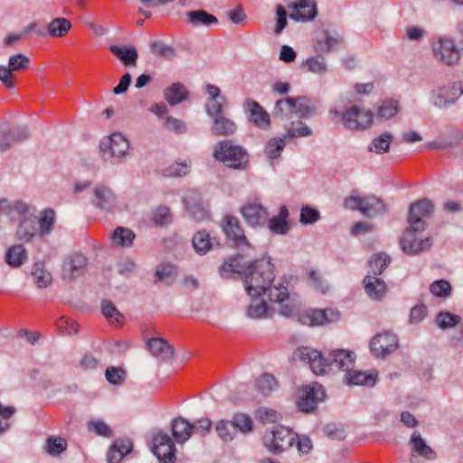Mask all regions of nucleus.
Listing matches in <instances>:
<instances>
[{
    "label": "nucleus",
    "mask_w": 463,
    "mask_h": 463,
    "mask_svg": "<svg viewBox=\"0 0 463 463\" xmlns=\"http://www.w3.org/2000/svg\"><path fill=\"white\" fill-rule=\"evenodd\" d=\"M433 53L437 60L448 65H453L459 60V52L457 50L454 41L450 38H440L433 45Z\"/></svg>",
    "instance_id": "412c9836"
},
{
    "label": "nucleus",
    "mask_w": 463,
    "mask_h": 463,
    "mask_svg": "<svg viewBox=\"0 0 463 463\" xmlns=\"http://www.w3.org/2000/svg\"><path fill=\"white\" fill-rule=\"evenodd\" d=\"M88 265V258L80 252H72L63 260L61 277L72 280L81 275Z\"/></svg>",
    "instance_id": "dca6fc26"
},
{
    "label": "nucleus",
    "mask_w": 463,
    "mask_h": 463,
    "mask_svg": "<svg viewBox=\"0 0 463 463\" xmlns=\"http://www.w3.org/2000/svg\"><path fill=\"white\" fill-rule=\"evenodd\" d=\"M363 284L364 291L370 299L380 301L385 297L387 285L383 279L367 274L364 278Z\"/></svg>",
    "instance_id": "393cba45"
},
{
    "label": "nucleus",
    "mask_w": 463,
    "mask_h": 463,
    "mask_svg": "<svg viewBox=\"0 0 463 463\" xmlns=\"http://www.w3.org/2000/svg\"><path fill=\"white\" fill-rule=\"evenodd\" d=\"M430 291L436 297L446 298L451 292V286L449 281L439 279L430 286Z\"/></svg>",
    "instance_id": "052dcab7"
},
{
    "label": "nucleus",
    "mask_w": 463,
    "mask_h": 463,
    "mask_svg": "<svg viewBox=\"0 0 463 463\" xmlns=\"http://www.w3.org/2000/svg\"><path fill=\"white\" fill-rule=\"evenodd\" d=\"M325 390L321 384L313 383L307 385L298 402V407L301 411L309 412L313 411L317 403L324 400Z\"/></svg>",
    "instance_id": "a211bd4d"
},
{
    "label": "nucleus",
    "mask_w": 463,
    "mask_h": 463,
    "mask_svg": "<svg viewBox=\"0 0 463 463\" xmlns=\"http://www.w3.org/2000/svg\"><path fill=\"white\" fill-rule=\"evenodd\" d=\"M185 16L187 24L193 28L209 27L218 23V19L213 14L203 9L188 11Z\"/></svg>",
    "instance_id": "c756f323"
},
{
    "label": "nucleus",
    "mask_w": 463,
    "mask_h": 463,
    "mask_svg": "<svg viewBox=\"0 0 463 463\" xmlns=\"http://www.w3.org/2000/svg\"><path fill=\"white\" fill-rule=\"evenodd\" d=\"M243 109L252 125L263 130L270 128V116L257 101L246 99L243 102Z\"/></svg>",
    "instance_id": "f3484780"
},
{
    "label": "nucleus",
    "mask_w": 463,
    "mask_h": 463,
    "mask_svg": "<svg viewBox=\"0 0 463 463\" xmlns=\"http://www.w3.org/2000/svg\"><path fill=\"white\" fill-rule=\"evenodd\" d=\"M106 379L109 383L113 385H120L123 383L126 373L121 368H116L113 366L108 367L105 372Z\"/></svg>",
    "instance_id": "69168bd1"
},
{
    "label": "nucleus",
    "mask_w": 463,
    "mask_h": 463,
    "mask_svg": "<svg viewBox=\"0 0 463 463\" xmlns=\"http://www.w3.org/2000/svg\"><path fill=\"white\" fill-rule=\"evenodd\" d=\"M342 41V38L337 33L331 34L329 31L325 30L323 32V38L317 42L316 50L323 52H330Z\"/></svg>",
    "instance_id": "ea45409f"
},
{
    "label": "nucleus",
    "mask_w": 463,
    "mask_h": 463,
    "mask_svg": "<svg viewBox=\"0 0 463 463\" xmlns=\"http://www.w3.org/2000/svg\"><path fill=\"white\" fill-rule=\"evenodd\" d=\"M30 65V59L23 53H15L9 57L7 65H0V81L12 90L14 88V72L23 71Z\"/></svg>",
    "instance_id": "f8f14e48"
},
{
    "label": "nucleus",
    "mask_w": 463,
    "mask_h": 463,
    "mask_svg": "<svg viewBox=\"0 0 463 463\" xmlns=\"http://www.w3.org/2000/svg\"><path fill=\"white\" fill-rule=\"evenodd\" d=\"M241 213L248 225L256 227L265 223L268 212L258 203H247L241 208Z\"/></svg>",
    "instance_id": "5701e85b"
},
{
    "label": "nucleus",
    "mask_w": 463,
    "mask_h": 463,
    "mask_svg": "<svg viewBox=\"0 0 463 463\" xmlns=\"http://www.w3.org/2000/svg\"><path fill=\"white\" fill-rule=\"evenodd\" d=\"M225 102H222L221 99L218 100H208L205 105V112L207 116L213 119L218 118L219 116L224 115L223 106Z\"/></svg>",
    "instance_id": "338daca9"
},
{
    "label": "nucleus",
    "mask_w": 463,
    "mask_h": 463,
    "mask_svg": "<svg viewBox=\"0 0 463 463\" xmlns=\"http://www.w3.org/2000/svg\"><path fill=\"white\" fill-rule=\"evenodd\" d=\"M163 127L169 132H174L177 135H183L186 133L187 127L186 124L173 116H165V120L163 121Z\"/></svg>",
    "instance_id": "6e6d98bb"
},
{
    "label": "nucleus",
    "mask_w": 463,
    "mask_h": 463,
    "mask_svg": "<svg viewBox=\"0 0 463 463\" xmlns=\"http://www.w3.org/2000/svg\"><path fill=\"white\" fill-rule=\"evenodd\" d=\"M14 406H3L0 403V434L5 432L11 426L10 419L15 412Z\"/></svg>",
    "instance_id": "bf43d9fd"
},
{
    "label": "nucleus",
    "mask_w": 463,
    "mask_h": 463,
    "mask_svg": "<svg viewBox=\"0 0 463 463\" xmlns=\"http://www.w3.org/2000/svg\"><path fill=\"white\" fill-rule=\"evenodd\" d=\"M393 135L391 132H383L372 140L368 146V151L380 155L387 153L390 150Z\"/></svg>",
    "instance_id": "e433bc0d"
},
{
    "label": "nucleus",
    "mask_w": 463,
    "mask_h": 463,
    "mask_svg": "<svg viewBox=\"0 0 463 463\" xmlns=\"http://www.w3.org/2000/svg\"><path fill=\"white\" fill-rule=\"evenodd\" d=\"M71 28V23L70 20L59 17L55 18L49 23L47 25V33L52 37H62Z\"/></svg>",
    "instance_id": "58836bf2"
},
{
    "label": "nucleus",
    "mask_w": 463,
    "mask_h": 463,
    "mask_svg": "<svg viewBox=\"0 0 463 463\" xmlns=\"http://www.w3.org/2000/svg\"><path fill=\"white\" fill-rule=\"evenodd\" d=\"M461 95H463V83L449 82L433 89L430 94V101L435 108L442 109L455 104Z\"/></svg>",
    "instance_id": "9b49d317"
},
{
    "label": "nucleus",
    "mask_w": 463,
    "mask_h": 463,
    "mask_svg": "<svg viewBox=\"0 0 463 463\" xmlns=\"http://www.w3.org/2000/svg\"><path fill=\"white\" fill-rule=\"evenodd\" d=\"M370 348L376 357L385 358L398 348V337L391 332L377 334L373 337Z\"/></svg>",
    "instance_id": "2eb2a0df"
},
{
    "label": "nucleus",
    "mask_w": 463,
    "mask_h": 463,
    "mask_svg": "<svg viewBox=\"0 0 463 463\" xmlns=\"http://www.w3.org/2000/svg\"><path fill=\"white\" fill-rule=\"evenodd\" d=\"M324 316L322 309L307 310L298 316V322L309 326H322L325 325Z\"/></svg>",
    "instance_id": "de8ad7c7"
},
{
    "label": "nucleus",
    "mask_w": 463,
    "mask_h": 463,
    "mask_svg": "<svg viewBox=\"0 0 463 463\" xmlns=\"http://www.w3.org/2000/svg\"><path fill=\"white\" fill-rule=\"evenodd\" d=\"M89 431L95 432L99 436L109 438L112 436V430L103 420H90L88 423Z\"/></svg>",
    "instance_id": "0e129e2a"
},
{
    "label": "nucleus",
    "mask_w": 463,
    "mask_h": 463,
    "mask_svg": "<svg viewBox=\"0 0 463 463\" xmlns=\"http://www.w3.org/2000/svg\"><path fill=\"white\" fill-rule=\"evenodd\" d=\"M67 448V441L60 437H50L46 440V451L51 456L61 454Z\"/></svg>",
    "instance_id": "4d7b16f0"
},
{
    "label": "nucleus",
    "mask_w": 463,
    "mask_h": 463,
    "mask_svg": "<svg viewBox=\"0 0 463 463\" xmlns=\"http://www.w3.org/2000/svg\"><path fill=\"white\" fill-rule=\"evenodd\" d=\"M293 8L290 17L296 21H311L317 14L316 4L311 0H299L294 4Z\"/></svg>",
    "instance_id": "c85d7f7f"
},
{
    "label": "nucleus",
    "mask_w": 463,
    "mask_h": 463,
    "mask_svg": "<svg viewBox=\"0 0 463 463\" xmlns=\"http://www.w3.org/2000/svg\"><path fill=\"white\" fill-rule=\"evenodd\" d=\"M460 322V317L449 312H439L436 317L437 325L442 329H449Z\"/></svg>",
    "instance_id": "13d9d810"
},
{
    "label": "nucleus",
    "mask_w": 463,
    "mask_h": 463,
    "mask_svg": "<svg viewBox=\"0 0 463 463\" xmlns=\"http://www.w3.org/2000/svg\"><path fill=\"white\" fill-rule=\"evenodd\" d=\"M153 452L161 463H175V446L168 434L162 430L153 436Z\"/></svg>",
    "instance_id": "4468645a"
},
{
    "label": "nucleus",
    "mask_w": 463,
    "mask_h": 463,
    "mask_svg": "<svg viewBox=\"0 0 463 463\" xmlns=\"http://www.w3.org/2000/svg\"><path fill=\"white\" fill-rule=\"evenodd\" d=\"M434 209L432 202L429 199H421L411 204L407 222L415 223L417 227L426 228L424 218L430 216Z\"/></svg>",
    "instance_id": "4be33fe9"
},
{
    "label": "nucleus",
    "mask_w": 463,
    "mask_h": 463,
    "mask_svg": "<svg viewBox=\"0 0 463 463\" xmlns=\"http://www.w3.org/2000/svg\"><path fill=\"white\" fill-rule=\"evenodd\" d=\"M251 303L248 307L247 316L253 319L262 318L268 312V305L265 300H259V298H251Z\"/></svg>",
    "instance_id": "603ef678"
},
{
    "label": "nucleus",
    "mask_w": 463,
    "mask_h": 463,
    "mask_svg": "<svg viewBox=\"0 0 463 463\" xmlns=\"http://www.w3.org/2000/svg\"><path fill=\"white\" fill-rule=\"evenodd\" d=\"M184 203L193 219L197 222L208 219V213L203 206L197 191H189L184 197Z\"/></svg>",
    "instance_id": "a878e982"
},
{
    "label": "nucleus",
    "mask_w": 463,
    "mask_h": 463,
    "mask_svg": "<svg viewBox=\"0 0 463 463\" xmlns=\"http://www.w3.org/2000/svg\"><path fill=\"white\" fill-rule=\"evenodd\" d=\"M238 129L237 124L224 115L213 119L211 132L214 136L228 137L232 136Z\"/></svg>",
    "instance_id": "7c9ffc66"
},
{
    "label": "nucleus",
    "mask_w": 463,
    "mask_h": 463,
    "mask_svg": "<svg viewBox=\"0 0 463 463\" xmlns=\"http://www.w3.org/2000/svg\"><path fill=\"white\" fill-rule=\"evenodd\" d=\"M213 156L225 166L236 170H245L249 165V155L246 149L229 139L215 144Z\"/></svg>",
    "instance_id": "20e7f679"
},
{
    "label": "nucleus",
    "mask_w": 463,
    "mask_h": 463,
    "mask_svg": "<svg viewBox=\"0 0 463 463\" xmlns=\"http://www.w3.org/2000/svg\"><path fill=\"white\" fill-rule=\"evenodd\" d=\"M92 203L99 210L111 213L117 207L118 199L109 186L99 184L93 189Z\"/></svg>",
    "instance_id": "aec40b11"
},
{
    "label": "nucleus",
    "mask_w": 463,
    "mask_h": 463,
    "mask_svg": "<svg viewBox=\"0 0 463 463\" xmlns=\"http://www.w3.org/2000/svg\"><path fill=\"white\" fill-rule=\"evenodd\" d=\"M256 387L261 393L268 395L278 388V383L273 375L263 373L257 380Z\"/></svg>",
    "instance_id": "5fc2aeb1"
},
{
    "label": "nucleus",
    "mask_w": 463,
    "mask_h": 463,
    "mask_svg": "<svg viewBox=\"0 0 463 463\" xmlns=\"http://www.w3.org/2000/svg\"><path fill=\"white\" fill-rule=\"evenodd\" d=\"M175 271V268L170 264L161 265L156 270V281H164L166 284H170Z\"/></svg>",
    "instance_id": "774afa93"
},
{
    "label": "nucleus",
    "mask_w": 463,
    "mask_h": 463,
    "mask_svg": "<svg viewBox=\"0 0 463 463\" xmlns=\"http://www.w3.org/2000/svg\"><path fill=\"white\" fill-rule=\"evenodd\" d=\"M5 260L9 266L18 268L27 260V252L23 245H14L6 250Z\"/></svg>",
    "instance_id": "c9c22d12"
},
{
    "label": "nucleus",
    "mask_w": 463,
    "mask_h": 463,
    "mask_svg": "<svg viewBox=\"0 0 463 463\" xmlns=\"http://www.w3.org/2000/svg\"><path fill=\"white\" fill-rule=\"evenodd\" d=\"M55 222V213L52 209H45L41 217L37 220L42 236L47 235L52 230Z\"/></svg>",
    "instance_id": "3c124183"
},
{
    "label": "nucleus",
    "mask_w": 463,
    "mask_h": 463,
    "mask_svg": "<svg viewBox=\"0 0 463 463\" xmlns=\"http://www.w3.org/2000/svg\"><path fill=\"white\" fill-rule=\"evenodd\" d=\"M297 438L298 435L289 428L280 425L266 430L262 442L270 454L277 455L290 448Z\"/></svg>",
    "instance_id": "0eeeda50"
},
{
    "label": "nucleus",
    "mask_w": 463,
    "mask_h": 463,
    "mask_svg": "<svg viewBox=\"0 0 463 463\" xmlns=\"http://www.w3.org/2000/svg\"><path fill=\"white\" fill-rule=\"evenodd\" d=\"M150 52L165 60H173L177 56L175 49L162 41H154L150 43Z\"/></svg>",
    "instance_id": "c03bdc74"
},
{
    "label": "nucleus",
    "mask_w": 463,
    "mask_h": 463,
    "mask_svg": "<svg viewBox=\"0 0 463 463\" xmlns=\"http://www.w3.org/2000/svg\"><path fill=\"white\" fill-rule=\"evenodd\" d=\"M344 206L348 210L359 211L368 218L383 215L388 211L387 204L375 195L348 197L345 200Z\"/></svg>",
    "instance_id": "1a4fd4ad"
},
{
    "label": "nucleus",
    "mask_w": 463,
    "mask_h": 463,
    "mask_svg": "<svg viewBox=\"0 0 463 463\" xmlns=\"http://www.w3.org/2000/svg\"><path fill=\"white\" fill-rule=\"evenodd\" d=\"M32 276L38 288H46L52 280L51 273L44 269L43 263L40 261L34 263Z\"/></svg>",
    "instance_id": "49530a36"
},
{
    "label": "nucleus",
    "mask_w": 463,
    "mask_h": 463,
    "mask_svg": "<svg viewBox=\"0 0 463 463\" xmlns=\"http://www.w3.org/2000/svg\"><path fill=\"white\" fill-rule=\"evenodd\" d=\"M129 142L124 135L115 132L101 139L99 153L102 159L110 164L120 162L128 155Z\"/></svg>",
    "instance_id": "6e6552de"
},
{
    "label": "nucleus",
    "mask_w": 463,
    "mask_h": 463,
    "mask_svg": "<svg viewBox=\"0 0 463 463\" xmlns=\"http://www.w3.org/2000/svg\"><path fill=\"white\" fill-rule=\"evenodd\" d=\"M132 449L133 443L129 439H117L109 449L107 460L109 463H119Z\"/></svg>",
    "instance_id": "bb28decb"
},
{
    "label": "nucleus",
    "mask_w": 463,
    "mask_h": 463,
    "mask_svg": "<svg viewBox=\"0 0 463 463\" xmlns=\"http://www.w3.org/2000/svg\"><path fill=\"white\" fill-rule=\"evenodd\" d=\"M171 430L175 440L179 444L187 441L193 434L191 423L183 417H176L172 420Z\"/></svg>",
    "instance_id": "2f4dec72"
},
{
    "label": "nucleus",
    "mask_w": 463,
    "mask_h": 463,
    "mask_svg": "<svg viewBox=\"0 0 463 463\" xmlns=\"http://www.w3.org/2000/svg\"><path fill=\"white\" fill-rule=\"evenodd\" d=\"M332 119L341 118L344 127L352 131H360L369 128L373 124V114L371 109L359 106H352L344 111L330 110Z\"/></svg>",
    "instance_id": "39448f33"
},
{
    "label": "nucleus",
    "mask_w": 463,
    "mask_h": 463,
    "mask_svg": "<svg viewBox=\"0 0 463 463\" xmlns=\"http://www.w3.org/2000/svg\"><path fill=\"white\" fill-rule=\"evenodd\" d=\"M192 243L194 250L200 255L205 254L213 248L210 234L206 231L196 232L193 237Z\"/></svg>",
    "instance_id": "79ce46f5"
},
{
    "label": "nucleus",
    "mask_w": 463,
    "mask_h": 463,
    "mask_svg": "<svg viewBox=\"0 0 463 463\" xmlns=\"http://www.w3.org/2000/svg\"><path fill=\"white\" fill-rule=\"evenodd\" d=\"M353 368L341 370L345 373L344 381L347 385H360L373 387L376 383L377 373L375 371L362 372Z\"/></svg>",
    "instance_id": "b1692460"
},
{
    "label": "nucleus",
    "mask_w": 463,
    "mask_h": 463,
    "mask_svg": "<svg viewBox=\"0 0 463 463\" xmlns=\"http://www.w3.org/2000/svg\"><path fill=\"white\" fill-rule=\"evenodd\" d=\"M222 229L227 238L232 241L237 248L242 246L250 247V243L244 235L243 229L238 218L232 215H225L222 222Z\"/></svg>",
    "instance_id": "6ab92c4d"
},
{
    "label": "nucleus",
    "mask_w": 463,
    "mask_h": 463,
    "mask_svg": "<svg viewBox=\"0 0 463 463\" xmlns=\"http://www.w3.org/2000/svg\"><path fill=\"white\" fill-rule=\"evenodd\" d=\"M286 141L287 139L284 136L270 138L264 148L265 156L271 160L279 158L286 146Z\"/></svg>",
    "instance_id": "a19ab883"
},
{
    "label": "nucleus",
    "mask_w": 463,
    "mask_h": 463,
    "mask_svg": "<svg viewBox=\"0 0 463 463\" xmlns=\"http://www.w3.org/2000/svg\"><path fill=\"white\" fill-rule=\"evenodd\" d=\"M312 135V129L305 123L298 121L297 127L289 128L283 136L286 139L302 137H310Z\"/></svg>",
    "instance_id": "e2e57ef3"
},
{
    "label": "nucleus",
    "mask_w": 463,
    "mask_h": 463,
    "mask_svg": "<svg viewBox=\"0 0 463 463\" xmlns=\"http://www.w3.org/2000/svg\"><path fill=\"white\" fill-rule=\"evenodd\" d=\"M301 67L318 75H324L327 71V64L323 56L310 57L302 63Z\"/></svg>",
    "instance_id": "09e8293b"
},
{
    "label": "nucleus",
    "mask_w": 463,
    "mask_h": 463,
    "mask_svg": "<svg viewBox=\"0 0 463 463\" xmlns=\"http://www.w3.org/2000/svg\"><path fill=\"white\" fill-rule=\"evenodd\" d=\"M109 51L124 64V66H136L138 58L137 50L134 46L110 45Z\"/></svg>",
    "instance_id": "72a5a7b5"
},
{
    "label": "nucleus",
    "mask_w": 463,
    "mask_h": 463,
    "mask_svg": "<svg viewBox=\"0 0 463 463\" xmlns=\"http://www.w3.org/2000/svg\"><path fill=\"white\" fill-rule=\"evenodd\" d=\"M399 111L398 102L392 99L382 100L377 107L376 117L387 120L394 117Z\"/></svg>",
    "instance_id": "8fccbe9b"
},
{
    "label": "nucleus",
    "mask_w": 463,
    "mask_h": 463,
    "mask_svg": "<svg viewBox=\"0 0 463 463\" xmlns=\"http://www.w3.org/2000/svg\"><path fill=\"white\" fill-rule=\"evenodd\" d=\"M102 314L109 320L119 322L123 318V315L118 310L110 300H103L101 303Z\"/></svg>",
    "instance_id": "680f3d73"
},
{
    "label": "nucleus",
    "mask_w": 463,
    "mask_h": 463,
    "mask_svg": "<svg viewBox=\"0 0 463 463\" xmlns=\"http://www.w3.org/2000/svg\"><path fill=\"white\" fill-rule=\"evenodd\" d=\"M390 263L391 258L386 253L373 254L369 260L370 270L368 274L379 277Z\"/></svg>",
    "instance_id": "4c0bfd02"
},
{
    "label": "nucleus",
    "mask_w": 463,
    "mask_h": 463,
    "mask_svg": "<svg viewBox=\"0 0 463 463\" xmlns=\"http://www.w3.org/2000/svg\"><path fill=\"white\" fill-rule=\"evenodd\" d=\"M316 110L312 100L306 96L287 97L276 101L272 115L279 119H290L292 115L307 118L314 115Z\"/></svg>",
    "instance_id": "7ed1b4c3"
},
{
    "label": "nucleus",
    "mask_w": 463,
    "mask_h": 463,
    "mask_svg": "<svg viewBox=\"0 0 463 463\" xmlns=\"http://www.w3.org/2000/svg\"><path fill=\"white\" fill-rule=\"evenodd\" d=\"M30 137L27 126L21 125L13 128L0 125V152H6L15 145L26 141Z\"/></svg>",
    "instance_id": "ddd939ff"
},
{
    "label": "nucleus",
    "mask_w": 463,
    "mask_h": 463,
    "mask_svg": "<svg viewBox=\"0 0 463 463\" xmlns=\"http://www.w3.org/2000/svg\"><path fill=\"white\" fill-rule=\"evenodd\" d=\"M232 429L243 434H249L253 430V420L250 415L242 412L235 413L231 420Z\"/></svg>",
    "instance_id": "37998d69"
},
{
    "label": "nucleus",
    "mask_w": 463,
    "mask_h": 463,
    "mask_svg": "<svg viewBox=\"0 0 463 463\" xmlns=\"http://www.w3.org/2000/svg\"><path fill=\"white\" fill-rule=\"evenodd\" d=\"M293 358L308 364L311 371L317 375L348 370L355 364L354 353L345 349L333 350L326 357L317 350L299 347L293 353Z\"/></svg>",
    "instance_id": "f03ea898"
},
{
    "label": "nucleus",
    "mask_w": 463,
    "mask_h": 463,
    "mask_svg": "<svg viewBox=\"0 0 463 463\" xmlns=\"http://www.w3.org/2000/svg\"><path fill=\"white\" fill-rule=\"evenodd\" d=\"M215 430L218 437L224 442L232 441L236 434L234 429H232V422L225 420H221L215 426Z\"/></svg>",
    "instance_id": "864d4df0"
},
{
    "label": "nucleus",
    "mask_w": 463,
    "mask_h": 463,
    "mask_svg": "<svg viewBox=\"0 0 463 463\" xmlns=\"http://www.w3.org/2000/svg\"><path fill=\"white\" fill-rule=\"evenodd\" d=\"M14 209L21 216L16 230V238L19 241H30L35 236L37 231L35 209L22 201L14 202Z\"/></svg>",
    "instance_id": "9d476101"
},
{
    "label": "nucleus",
    "mask_w": 463,
    "mask_h": 463,
    "mask_svg": "<svg viewBox=\"0 0 463 463\" xmlns=\"http://www.w3.org/2000/svg\"><path fill=\"white\" fill-rule=\"evenodd\" d=\"M410 442L412 446L413 451L421 458L429 461H432L437 458V453L427 444L425 439L418 431H414L411 434Z\"/></svg>",
    "instance_id": "473e14b6"
},
{
    "label": "nucleus",
    "mask_w": 463,
    "mask_h": 463,
    "mask_svg": "<svg viewBox=\"0 0 463 463\" xmlns=\"http://www.w3.org/2000/svg\"><path fill=\"white\" fill-rule=\"evenodd\" d=\"M135 237V233L125 227H118L111 235L113 242L120 247H130Z\"/></svg>",
    "instance_id": "a18cd8bd"
},
{
    "label": "nucleus",
    "mask_w": 463,
    "mask_h": 463,
    "mask_svg": "<svg viewBox=\"0 0 463 463\" xmlns=\"http://www.w3.org/2000/svg\"><path fill=\"white\" fill-rule=\"evenodd\" d=\"M151 354L158 360L168 361L174 355V347L163 338L154 337L147 341Z\"/></svg>",
    "instance_id": "cd10ccee"
},
{
    "label": "nucleus",
    "mask_w": 463,
    "mask_h": 463,
    "mask_svg": "<svg viewBox=\"0 0 463 463\" xmlns=\"http://www.w3.org/2000/svg\"><path fill=\"white\" fill-rule=\"evenodd\" d=\"M188 90L184 84L175 82L164 90V98L170 106H175L188 99Z\"/></svg>",
    "instance_id": "f704fd0d"
},
{
    "label": "nucleus",
    "mask_w": 463,
    "mask_h": 463,
    "mask_svg": "<svg viewBox=\"0 0 463 463\" xmlns=\"http://www.w3.org/2000/svg\"><path fill=\"white\" fill-rule=\"evenodd\" d=\"M425 229L420 226L417 227L415 223L408 222V226L400 240V247L405 254L415 256L431 248V238L429 236L421 238L420 236Z\"/></svg>",
    "instance_id": "423d86ee"
},
{
    "label": "nucleus",
    "mask_w": 463,
    "mask_h": 463,
    "mask_svg": "<svg viewBox=\"0 0 463 463\" xmlns=\"http://www.w3.org/2000/svg\"><path fill=\"white\" fill-rule=\"evenodd\" d=\"M242 257L238 255L225 261L220 268L221 276L224 277L229 272L241 275L245 289L250 298L267 294L269 300L276 303H281L288 298L286 287H270L275 276L269 258L256 260L248 265L242 263Z\"/></svg>",
    "instance_id": "f257e3e1"
}]
</instances>
